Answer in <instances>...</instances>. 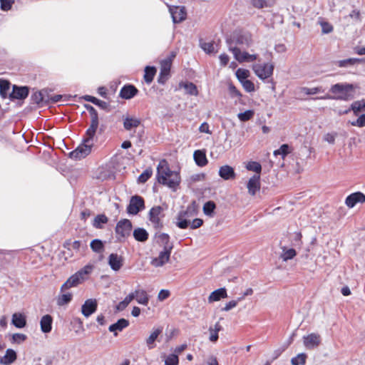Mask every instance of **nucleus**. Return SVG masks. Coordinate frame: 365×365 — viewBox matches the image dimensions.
<instances>
[{
  "label": "nucleus",
  "mask_w": 365,
  "mask_h": 365,
  "mask_svg": "<svg viewBox=\"0 0 365 365\" xmlns=\"http://www.w3.org/2000/svg\"><path fill=\"white\" fill-rule=\"evenodd\" d=\"M274 2L275 0H251V4L256 9L271 7Z\"/></svg>",
  "instance_id": "ea45409f"
},
{
  "label": "nucleus",
  "mask_w": 365,
  "mask_h": 365,
  "mask_svg": "<svg viewBox=\"0 0 365 365\" xmlns=\"http://www.w3.org/2000/svg\"><path fill=\"white\" fill-rule=\"evenodd\" d=\"M72 294L70 292L61 294L57 299V304L58 306L68 304L72 300Z\"/></svg>",
  "instance_id": "603ef678"
},
{
  "label": "nucleus",
  "mask_w": 365,
  "mask_h": 365,
  "mask_svg": "<svg viewBox=\"0 0 365 365\" xmlns=\"http://www.w3.org/2000/svg\"><path fill=\"white\" fill-rule=\"evenodd\" d=\"M173 245H165L163 251L160 252L158 257L153 259L152 265L155 267L163 266L170 259Z\"/></svg>",
  "instance_id": "1a4fd4ad"
},
{
  "label": "nucleus",
  "mask_w": 365,
  "mask_h": 365,
  "mask_svg": "<svg viewBox=\"0 0 365 365\" xmlns=\"http://www.w3.org/2000/svg\"><path fill=\"white\" fill-rule=\"evenodd\" d=\"M217 44L214 41L204 42L200 40V47L207 53L212 54L215 53L217 50L215 49Z\"/></svg>",
  "instance_id": "c9c22d12"
},
{
  "label": "nucleus",
  "mask_w": 365,
  "mask_h": 365,
  "mask_svg": "<svg viewBox=\"0 0 365 365\" xmlns=\"http://www.w3.org/2000/svg\"><path fill=\"white\" fill-rule=\"evenodd\" d=\"M131 294H133L134 299H135L138 304L145 306L148 305L149 296L146 291L143 289H135L134 292H131Z\"/></svg>",
  "instance_id": "a878e982"
},
{
  "label": "nucleus",
  "mask_w": 365,
  "mask_h": 365,
  "mask_svg": "<svg viewBox=\"0 0 365 365\" xmlns=\"http://www.w3.org/2000/svg\"><path fill=\"white\" fill-rule=\"evenodd\" d=\"M246 168L250 171L255 172L256 173L255 175H260V173L262 171V165L259 163L257 161L248 162L246 165Z\"/></svg>",
  "instance_id": "8fccbe9b"
},
{
  "label": "nucleus",
  "mask_w": 365,
  "mask_h": 365,
  "mask_svg": "<svg viewBox=\"0 0 365 365\" xmlns=\"http://www.w3.org/2000/svg\"><path fill=\"white\" fill-rule=\"evenodd\" d=\"M27 339V336L24 334L16 333L11 336V342L13 344H21L25 341Z\"/></svg>",
  "instance_id": "052dcab7"
},
{
  "label": "nucleus",
  "mask_w": 365,
  "mask_h": 365,
  "mask_svg": "<svg viewBox=\"0 0 365 365\" xmlns=\"http://www.w3.org/2000/svg\"><path fill=\"white\" fill-rule=\"evenodd\" d=\"M123 257L121 256H119L116 253H111L108 256V264L110 267V268L115 272L120 270V269L123 266Z\"/></svg>",
  "instance_id": "aec40b11"
},
{
  "label": "nucleus",
  "mask_w": 365,
  "mask_h": 365,
  "mask_svg": "<svg viewBox=\"0 0 365 365\" xmlns=\"http://www.w3.org/2000/svg\"><path fill=\"white\" fill-rule=\"evenodd\" d=\"M252 41L251 35L247 32H235L233 35L227 38V44L228 48L230 49V46H232L233 47L238 48L240 46L242 48L248 47Z\"/></svg>",
  "instance_id": "7ed1b4c3"
},
{
  "label": "nucleus",
  "mask_w": 365,
  "mask_h": 365,
  "mask_svg": "<svg viewBox=\"0 0 365 365\" xmlns=\"http://www.w3.org/2000/svg\"><path fill=\"white\" fill-rule=\"evenodd\" d=\"M162 327L154 329L150 336L146 339V345L149 349H152L155 346V342L158 339V336L162 334Z\"/></svg>",
  "instance_id": "cd10ccee"
},
{
  "label": "nucleus",
  "mask_w": 365,
  "mask_h": 365,
  "mask_svg": "<svg viewBox=\"0 0 365 365\" xmlns=\"http://www.w3.org/2000/svg\"><path fill=\"white\" fill-rule=\"evenodd\" d=\"M29 94V88L28 86H21L14 85L12 87V91L9 95V98L11 101L14 100H24Z\"/></svg>",
  "instance_id": "9b49d317"
},
{
  "label": "nucleus",
  "mask_w": 365,
  "mask_h": 365,
  "mask_svg": "<svg viewBox=\"0 0 365 365\" xmlns=\"http://www.w3.org/2000/svg\"><path fill=\"white\" fill-rule=\"evenodd\" d=\"M193 158L195 163L200 167H203L207 163L206 153L204 150H195L193 153Z\"/></svg>",
  "instance_id": "7c9ffc66"
},
{
  "label": "nucleus",
  "mask_w": 365,
  "mask_h": 365,
  "mask_svg": "<svg viewBox=\"0 0 365 365\" xmlns=\"http://www.w3.org/2000/svg\"><path fill=\"white\" fill-rule=\"evenodd\" d=\"M83 281L79 277V276L75 273L72 274L61 286V291L65 292L66 290L76 287L78 284H81Z\"/></svg>",
  "instance_id": "6ab92c4d"
},
{
  "label": "nucleus",
  "mask_w": 365,
  "mask_h": 365,
  "mask_svg": "<svg viewBox=\"0 0 365 365\" xmlns=\"http://www.w3.org/2000/svg\"><path fill=\"white\" fill-rule=\"evenodd\" d=\"M153 170L151 168L145 169L138 178V182L139 183H145L148 180V179L152 176Z\"/></svg>",
  "instance_id": "6e6d98bb"
},
{
  "label": "nucleus",
  "mask_w": 365,
  "mask_h": 365,
  "mask_svg": "<svg viewBox=\"0 0 365 365\" xmlns=\"http://www.w3.org/2000/svg\"><path fill=\"white\" fill-rule=\"evenodd\" d=\"M227 297V289L225 287L217 289L211 292L208 297L209 302H217Z\"/></svg>",
  "instance_id": "c756f323"
},
{
  "label": "nucleus",
  "mask_w": 365,
  "mask_h": 365,
  "mask_svg": "<svg viewBox=\"0 0 365 365\" xmlns=\"http://www.w3.org/2000/svg\"><path fill=\"white\" fill-rule=\"evenodd\" d=\"M129 326V321L124 318L119 319L115 323L110 324L108 327V331L113 333L116 336L118 331H122L124 329Z\"/></svg>",
  "instance_id": "a211bd4d"
},
{
  "label": "nucleus",
  "mask_w": 365,
  "mask_h": 365,
  "mask_svg": "<svg viewBox=\"0 0 365 365\" xmlns=\"http://www.w3.org/2000/svg\"><path fill=\"white\" fill-rule=\"evenodd\" d=\"M53 318L49 314L43 316L40 321L41 330L43 333H49L52 329Z\"/></svg>",
  "instance_id": "bb28decb"
},
{
  "label": "nucleus",
  "mask_w": 365,
  "mask_h": 365,
  "mask_svg": "<svg viewBox=\"0 0 365 365\" xmlns=\"http://www.w3.org/2000/svg\"><path fill=\"white\" fill-rule=\"evenodd\" d=\"M255 112L253 110H247L245 112L239 113L237 114V118L240 121L245 122L252 118Z\"/></svg>",
  "instance_id": "5fc2aeb1"
},
{
  "label": "nucleus",
  "mask_w": 365,
  "mask_h": 365,
  "mask_svg": "<svg viewBox=\"0 0 365 365\" xmlns=\"http://www.w3.org/2000/svg\"><path fill=\"white\" fill-rule=\"evenodd\" d=\"M14 0H0V8L2 11H9L11 9Z\"/></svg>",
  "instance_id": "69168bd1"
},
{
  "label": "nucleus",
  "mask_w": 365,
  "mask_h": 365,
  "mask_svg": "<svg viewBox=\"0 0 365 365\" xmlns=\"http://www.w3.org/2000/svg\"><path fill=\"white\" fill-rule=\"evenodd\" d=\"M362 61V59L356 58H349L347 59L337 61L335 63L339 67H349L354 66L356 63Z\"/></svg>",
  "instance_id": "37998d69"
},
{
  "label": "nucleus",
  "mask_w": 365,
  "mask_h": 365,
  "mask_svg": "<svg viewBox=\"0 0 365 365\" xmlns=\"http://www.w3.org/2000/svg\"><path fill=\"white\" fill-rule=\"evenodd\" d=\"M32 101L36 104L43 103H49V94L48 90L43 89L40 91L34 93L31 96Z\"/></svg>",
  "instance_id": "b1692460"
},
{
  "label": "nucleus",
  "mask_w": 365,
  "mask_h": 365,
  "mask_svg": "<svg viewBox=\"0 0 365 365\" xmlns=\"http://www.w3.org/2000/svg\"><path fill=\"white\" fill-rule=\"evenodd\" d=\"M320 344L319 335L312 333L304 336V344L307 349H314Z\"/></svg>",
  "instance_id": "4be33fe9"
},
{
  "label": "nucleus",
  "mask_w": 365,
  "mask_h": 365,
  "mask_svg": "<svg viewBox=\"0 0 365 365\" xmlns=\"http://www.w3.org/2000/svg\"><path fill=\"white\" fill-rule=\"evenodd\" d=\"M241 84L243 88L245 90V91L248 93L253 92L255 90V84L250 80L247 79L246 81L242 82Z\"/></svg>",
  "instance_id": "338daca9"
},
{
  "label": "nucleus",
  "mask_w": 365,
  "mask_h": 365,
  "mask_svg": "<svg viewBox=\"0 0 365 365\" xmlns=\"http://www.w3.org/2000/svg\"><path fill=\"white\" fill-rule=\"evenodd\" d=\"M17 358L16 352L12 349H8L5 355L0 359V364L3 365H10L14 363Z\"/></svg>",
  "instance_id": "c85d7f7f"
},
{
  "label": "nucleus",
  "mask_w": 365,
  "mask_h": 365,
  "mask_svg": "<svg viewBox=\"0 0 365 365\" xmlns=\"http://www.w3.org/2000/svg\"><path fill=\"white\" fill-rule=\"evenodd\" d=\"M67 245H69L71 246V247L76 251H78L80 250L81 249H83V250L85 249H86L87 247V245L86 243H83V242L81 241H79V240H75L74 242H73L72 243L71 242H66L65 245H64V247H66Z\"/></svg>",
  "instance_id": "bf43d9fd"
},
{
  "label": "nucleus",
  "mask_w": 365,
  "mask_h": 365,
  "mask_svg": "<svg viewBox=\"0 0 365 365\" xmlns=\"http://www.w3.org/2000/svg\"><path fill=\"white\" fill-rule=\"evenodd\" d=\"M11 324L18 329H22L26 325V316L20 312L13 314Z\"/></svg>",
  "instance_id": "393cba45"
},
{
  "label": "nucleus",
  "mask_w": 365,
  "mask_h": 365,
  "mask_svg": "<svg viewBox=\"0 0 365 365\" xmlns=\"http://www.w3.org/2000/svg\"><path fill=\"white\" fill-rule=\"evenodd\" d=\"M133 235L134 239L140 242H145L148 240L149 234L147 230L143 227H137L133 230Z\"/></svg>",
  "instance_id": "473e14b6"
},
{
  "label": "nucleus",
  "mask_w": 365,
  "mask_h": 365,
  "mask_svg": "<svg viewBox=\"0 0 365 365\" xmlns=\"http://www.w3.org/2000/svg\"><path fill=\"white\" fill-rule=\"evenodd\" d=\"M255 75L261 80L269 78L274 71V65L272 63H256L252 66Z\"/></svg>",
  "instance_id": "0eeeda50"
},
{
  "label": "nucleus",
  "mask_w": 365,
  "mask_h": 365,
  "mask_svg": "<svg viewBox=\"0 0 365 365\" xmlns=\"http://www.w3.org/2000/svg\"><path fill=\"white\" fill-rule=\"evenodd\" d=\"M145 200L143 197L135 195L130 198L126 211L128 215H136L145 209Z\"/></svg>",
  "instance_id": "39448f33"
},
{
  "label": "nucleus",
  "mask_w": 365,
  "mask_h": 365,
  "mask_svg": "<svg viewBox=\"0 0 365 365\" xmlns=\"http://www.w3.org/2000/svg\"><path fill=\"white\" fill-rule=\"evenodd\" d=\"M108 221V217L104 214L97 215L93 222V226L96 229H102L103 225L106 224Z\"/></svg>",
  "instance_id": "a19ab883"
},
{
  "label": "nucleus",
  "mask_w": 365,
  "mask_h": 365,
  "mask_svg": "<svg viewBox=\"0 0 365 365\" xmlns=\"http://www.w3.org/2000/svg\"><path fill=\"white\" fill-rule=\"evenodd\" d=\"M85 108L88 111L91 116V124L86 131H88V133H96L99 125L98 112L94 107L89 104H86Z\"/></svg>",
  "instance_id": "f8f14e48"
},
{
  "label": "nucleus",
  "mask_w": 365,
  "mask_h": 365,
  "mask_svg": "<svg viewBox=\"0 0 365 365\" xmlns=\"http://www.w3.org/2000/svg\"><path fill=\"white\" fill-rule=\"evenodd\" d=\"M297 255V252L293 248L283 249V253L282 255V259L284 261H288L293 259Z\"/></svg>",
  "instance_id": "4d7b16f0"
},
{
  "label": "nucleus",
  "mask_w": 365,
  "mask_h": 365,
  "mask_svg": "<svg viewBox=\"0 0 365 365\" xmlns=\"http://www.w3.org/2000/svg\"><path fill=\"white\" fill-rule=\"evenodd\" d=\"M96 133H88V131H86L83 138L82 143L76 148L80 155L83 158L91 153L93 146V139Z\"/></svg>",
  "instance_id": "423d86ee"
},
{
  "label": "nucleus",
  "mask_w": 365,
  "mask_h": 365,
  "mask_svg": "<svg viewBox=\"0 0 365 365\" xmlns=\"http://www.w3.org/2000/svg\"><path fill=\"white\" fill-rule=\"evenodd\" d=\"M329 91L333 95L327 94L324 96L313 98V100L317 99H330V100H340L348 101L354 98V86L351 83H337L332 85Z\"/></svg>",
  "instance_id": "f03ea898"
},
{
  "label": "nucleus",
  "mask_w": 365,
  "mask_h": 365,
  "mask_svg": "<svg viewBox=\"0 0 365 365\" xmlns=\"http://www.w3.org/2000/svg\"><path fill=\"white\" fill-rule=\"evenodd\" d=\"M156 71L157 70L155 66H145L144 70V80L146 82V83L150 84L153 81Z\"/></svg>",
  "instance_id": "58836bf2"
},
{
  "label": "nucleus",
  "mask_w": 365,
  "mask_h": 365,
  "mask_svg": "<svg viewBox=\"0 0 365 365\" xmlns=\"http://www.w3.org/2000/svg\"><path fill=\"white\" fill-rule=\"evenodd\" d=\"M358 118L356 120L350 122L351 125L353 126H356L359 128H363L365 126V114H361L358 115Z\"/></svg>",
  "instance_id": "0e129e2a"
},
{
  "label": "nucleus",
  "mask_w": 365,
  "mask_h": 365,
  "mask_svg": "<svg viewBox=\"0 0 365 365\" xmlns=\"http://www.w3.org/2000/svg\"><path fill=\"white\" fill-rule=\"evenodd\" d=\"M11 83L6 79H0V96L2 98L5 99L9 98Z\"/></svg>",
  "instance_id": "f704fd0d"
},
{
  "label": "nucleus",
  "mask_w": 365,
  "mask_h": 365,
  "mask_svg": "<svg viewBox=\"0 0 365 365\" xmlns=\"http://www.w3.org/2000/svg\"><path fill=\"white\" fill-rule=\"evenodd\" d=\"M134 299V295L133 294H131V292L127 295L125 299L120 302L116 306H115V309L116 311L118 312H120V311H123L127 307L128 305L131 302V301H133Z\"/></svg>",
  "instance_id": "c03bdc74"
},
{
  "label": "nucleus",
  "mask_w": 365,
  "mask_h": 365,
  "mask_svg": "<svg viewBox=\"0 0 365 365\" xmlns=\"http://www.w3.org/2000/svg\"><path fill=\"white\" fill-rule=\"evenodd\" d=\"M83 99H84L86 101L93 103L94 105L98 106L99 108L103 110H106L109 106L107 102L101 101L92 96L86 95L83 96Z\"/></svg>",
  "instance_id": "72a5a7b5"
},
{
  "label": "nucleus",
  "mask_w": 365,
  "mask_h": 365,
  "mask_svg": "<svg viewBox=\"0 0 365 365\" xmlns=\"http://www.w3.org/2000/svg\"><path fill=\"white\" fill-rule=\"evenodd\" d=\"M248 192L251 195H255L260 189V175H254L252 176L247 185Z\"/></svg>",
  "instance_id": "dca6fc26"
},
{
  "label": "nucleus",
  "mask_w": 365,
  "mask_h": 365,
  "mask_svg": "<svg viewBox=\"0 0 365 365\" xmlns=\"http://www.w3.org/2000/svg\"><path fill=\"white\" fill-rule=\"evenodd\" d=\"M187 215V211L182 210L178 212L177 216L176 225L180 229H187L190 224V221L185 219Z\"/></svg>",
  "instance_id": "2f4dec72"
},
{
  "label": "nucleus",
  "mask_w": 365,
  "mask_h": 365,
  "mask_svg": "<svg viewBox=\"0 0 365 365\" xmlns=\"http://www.w3.org/2000/svg\"><path fill=\"white\" fill-rule=\"evenodd\" d=\"M172 66V58H166L160 61V71L158 78V82L160 84H165L170 75Z\"/></svg>",
  "instance_id": "6e6552de"
},
{
  "label": "nucleus",
  "mask_w": 365,
  "mask_h": 365,
  "mask_svg": "<svg viewBox=\"0 0 365 365\" xmlns=\"http://www.w3.org/2000/svg\"><path fill=\"white\" fill-rule=\"evenodd\" d=\"M350 110H352L354 115H359V113L361 110H365V100L356 101L353 102L350 108L344 111H340L339 113L347 114Z\"/></svg>",
  "instance_id": "5701e85b"
},
{
  "label": "nucleus",
  "mask_w": 365,
  "mask_h": 365,
  "mask_svg": "<svg viewBox=\"0 0 365 365\" xmlns=\"http://www.w3.org/2000/svg\"><path fill=\"white\" fill-rule=\"evenodd\" d=\"M91 250L96 253H101L104 250V243L99 239H94L90 243Z\"/></svg>",
  "instance_id": "a18cd8bd"
},
{
  "label": "nucleus",
  "mask_w": 365,
  "mask_h": 365,
  "mask_svg": "<svg viewBox=\"0 0 365 365\" xmlns=\"http://www.w3.org/2000/svg\"><path fill=\"white\" fill-rule=\"evenodd\" d=\"M138 90L132 84H126L122 87L119 96L123 99H131L137 95Z\"/></svg>",
  "instance_id": "f3484780"
},
{
  "label": "nucleus",
  "mask_w": 365,
  "mask_h": 365,
  "mask_svg": "<svg viewBox=\"0 0 365 365\" xmlns=\"http://www.w3.org/2000/svg\"><path fill=\"white\" fill-rule=\"evenodd\" d=\"M337 135L336 133H328L324 135V140L329 144H334L335 138Z\"/></svg>",
  "instance_id": "774afa93"
},
{
  "label": "nucleus",
  "mask_w": 365,
  "mask_h": 365,
  "mask_svg": "<svg viewBox=\"0 0 365 365\" xmlns=\"http://www.w3.org/2000/svg\"><path fill=\"white\" fill-rule=\"evenodd\" d=\"M220 329L221 326L219 324V323H216L214 328L212 327H210L209 331L210 332V335L209 339L210 341L215 342L218 339V332L220 331Z\"/></svg>",
  "instance_id": "09e8293b"
},
{
  "label": "nucleus",
  "mask_w": 365,
  "mask_h": 365,
  "mask_svg": "<svg viewBox=\"0 0 365 365\" xmlns=\"http://www.w3.org/2000/svg\"><path fill=\"white\" fill-rule=\"evenodd\" d=\"M218 173L220 178L225 180L234 179L236 176L234 168L228 165L221 166L219 169Z\"/></svg>",
  "instance_id": "412c9836"
},
{
  "label": "nucleus",
  "mask_w": 365,
  "mask_h": 365,
  "mask_svg": "<svg viewBox=\"0 0 365 365\" xmlns=\"http://www.w3.org/2000/svg\"><path fill=\"white\" fill-rule=\"evenodd\" d=\"M140 124V120L135 118L126 117L123 119V126L126 130H130L137 128Z\"/></svg>",
  "instance_id": "e433bc0d"
},
{
  "label": "nucleus",
  "mask_w": 365,
  "mask_h": 365,
  "mask_svg": "<svg viewBox=\"0 0 365 365\" xmlns=\"http://www.w3.org/2000/svg\"><path fill=\"white\" fill-rule=\"evenodd\" d=\"M359 202H365V195L359 191L349 195L345 200V204L349 208L354 207Z\"/></svg>",
  "instance_id": "ddd939ff"
},
{
  "label": "nucleus",
  "mask_w": 365,
  "mask_h": 365,
  "mask_svg": "<svg viewBox=\"0 0 365 365\" xmlns=\"http://www.w3.org/2000/svg\"><path fill=\"white\" fill-rule=\"evenodd\" d=\"M133 225L130 220L122 219L120 220L115 226V232L116 234L117 240L122 242L126 237L130 236L132 230Z\"/></svg>",
  "instance_id": "20e7f679"
},
{
  "label": "nucleus",
  "mask_w": 365,
  "mask_h": 365,
  "mask_svg": "<svg viewBox=\"0 0 365 365\" xmlns=\"http://www.w3.org/2000/svg\"><path fill=\"white\" fill-rule=\"evenodd\" d=\"M162 211H163V208L160 205L153 207L150 210L149 213H148L149 220L160 218L159 216L161 214Z\"/></svg>",
  "instance_id": "13d9d810"
},
{
  "label": "nucleus",
  "mask_w": 365,
  "mask_h": 365,
  "mask_svg": "<svg viewBox=\"0 0 365 365\" xmlns=\"http://www.w3.org/2000/svg\"><path fill=\"white\" fill-rule=\"evenodd\" d=\"M97 307L98 304L96 299H87L81 306V313L84 317H88L92 314L96 312V311L97 310Z\"/></svg>",
  "instance_id": "4468645a"
},
{
  "label": "nucleus",
  "mask_w": 365,
  "mask_h": 365,
  "mask_svg": "<svg viewBox=\"0 0 365 365\" xmlns=\"http://www.w3.org/2000/svg\"><path fill=\"white\" fill-rule=\"evenodd\" d=\"M230 51L232 52L235 58L240 63L252 62L257 58V55L250 54L246 51L242 52L240 48L233 47L232 45L230 46Z\"/></svg>",
  "instance_id": "9d476101"
},
{
  "label": "nucleus",
  "mask_w": 365,
  "mask_h": 365,
  "mask_svg": "<svg viewBox=\"0 0 365 365\" xmlns=\"http://www.w3.org/2000/svg\"><path fill=\"white\" fill-rule=\"evenodd\" d=\"M235 75L237 80L241 83L242 82L247 79V78L250 76V71L247 69L240 68L236 71Z\"/></svg>",
  "instance_id": "864d4df0"
},
{
  "label": "nucleus",
  "mask_w": 365,
  "mask_h": 365,
  "mask_svg": "<svg viewBox=\"0 0 365 365\" xmlns=\"http://www.w3.org/2000/svg\"><path fill=\"white\" fill-rule=\"evenodd\" d=\"M180 87L183 88L185 90L187 94L191 96H197L198 91L195 84L192 82H181L180 83Z\"/></svg>",
  "instance_id": "4c0bfd02"
},
{
  "label": "nucleus",
  "mask_w": 365,
  "mask_h": 365,
  "mask_svg": "<svg viewBox=\"0 0 365 365\" xmlns=\"http://www.w3.org/2000/svg\"><path fill=\"white\" fill-rule=\"evenodd\" d=\"M216 209V204L212 200L206 202L202 207L203 212L205 215L209 217H213L215 210Z\"/></svg>",
  "instance_id": "79ce46f5"
},
{
  "label": "nucleus",
  "mask_w": 365,
  "mask_h": 365,
  "mask_svg": "<svg viewBox=\"0 0 365 365\" xmlns=\"http://www.w3.org/2000/svg\"><path fill=\"white\" fill-rule=\"evenodd\" d=\"M170 12L174 24H179L186 19V12L184 7L174 6L170 8Z\"/></svg>",
  "instance_id": "2eb2a0df"
},
{
  "label": "nucleus",
  "mask_w": 365,
  "mask_h": 365,
  "mask_svg": "<svg viewBox=\"0 0 365 365\" xmlns=\"http://www.w3.org/2000/svg\"><path fill=\"white\" fill-rule=\"evenodd\" d=\"M307 354L300 353L291 359L292 365H304L306 364Z\"/></svg>",
  "instance_id": "3c124183"
},
{
  "label": "nucleus",
  "mask_w": 365,
  "mask_h": 365,
  "mask_svg": "<svg viewBox=\"0 0 365 365\" xmlns=\"http://www.w3.org/2000/svg\"><path fill=\"white\" fill-rule=\"evenodd\" d=\"M156 179L158 182L176 191L180 184L181 178L180 173L171 170L165 160L160 161L157 167Z\"/></svg>",
  "instance_id": "f257e3e1"
},
{
  "label": "nucleus",
  "mask_w": 365,
  "mask_h": 365,
  "mask_svg": "<svg viewBox=\"0 0 365 365\" xmlns=\"http://www.w3.org/2000/svg\"><path fill=\"white\" fill-rule=\"evenodd\" d=\"M93 269V265L92 264H86L83 268L80 269L76 273L79 276V277L84 281L86 276L90 274Z\"/></svg>",
  "instance_id": "de8ad7c7"
},
{
  "label": "nucleus",
  "mask_w": 365,
  "mask_h": 365,
  "mask_svg": "<svg viewBox=\"0 0 365 365\" xmlns=\"http://www.w3.org/2000/svg\"><path fill=\"white\" fill-rule=\"evenodd\" d=\"M302 91L306 95L311 96L315 95L317 93L324 92V90L322 87H314V88H307L303 87L302 88Z\"/></svg>",
  "instance_id": "680f3d73"
},
{
  "label": "nucleus",
  "mask_w": 365,
  "mask_h": 365,
  "mask_svg": "<svg viewBox=\"0 0 365 365\" xmlns=\"http://www.w3.org/2000/svg\"><path fill=\"white\" fill-rule=\"evenodd\" d=\"M179 359L176 354H169L165 359V365H178Z\"/></svg>",
  "instance_id": "e2e57ef3"
},
{
  "label": "nucleus",
  "mask_w": 365,
  "mask_h": 365,
  "mask_svg": "<svg viewBox=\"0 0 365 365\" xmlns=\"http://www.w3.org/2000/svg\"><path fill=\"white\" fill-rule=\"evenodd\" d=\"M291 152L289 145L288 144H282L279 149L275 150L273 153L274 156L281 155L282 159Z\"/></svg>",
  "instance_id": "49530a36"
}]
</instances>
